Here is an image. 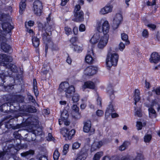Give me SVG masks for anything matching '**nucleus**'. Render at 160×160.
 Instances as JSON below:
<instances>
[{"label": "nucleus", "mask_w": 160, "mask_h": 160, "mask_svg": "<svg viewBox=\"0 0 160 160\" xmlns=\"http://www.w3.org/2000/svg\"><path fill=\"white\" fill-rule=\"evenodd\" d=\"M81 8V7L79 4L76 5L74 9L73 13L75 12H79Z\"/></svg>", "instance_id": "56"}, {"label": "nucleus", "mask_w": 160, "mask_h": 160, "mask_svg": "<svg viewBox=\"0 0 160 160\" xmlns=\"http://www.w3.org/2000/svg\"><path fill=\"white\" fill-rule=\"evenodd\" d=\"M157 104L158 105L157 100L156 99H154L152 101L150 107H153L154 106Z\"/></svg>", "instance_id": "64"}, {"label": "nucleus", "mask_w": 160, "mask_h": 160, "mask_svg": "<svg viewBox=\"0 0 160 160\" xmlns=\"http://www.w3.org/2000/svg\"><path fill=\"white\" fill-rule=\"evenodd\" d=\"M125 44H124L122 42H121L118 46L119 49L121 51H122L125 48Z\"/></svg>", "instance_id": "54"}, {"label": "nucleus", "mask_w": 160, "mask_h": 160, "mask_svg": "<svg viewBox=\"0 0 160 160\" xmlns=\"http://www.w3.org/2000/svg\"><path fill=\"white\" fill-rule=\"evenodd\" d=\"M100 38V36L98 33L94 34L90 40V42L92 44L97 43Z\"/></svg>", "instance_id": "24"}, {"label": "nucleus", "mask_w": 160, "mask_h": 160, "mask_svg": "<svg viewBox=\"0 0 160 160\" xmlns=\"http://www.w3.org/2000/svg\"><path fill=\"white\" fill-rule=\"evenodd\" d=\"M78 40V38L77 36L72 37L69 40V42L71 43L70 45V46L74 44V43L77 42Z\"/></svg>", "instance_id": "37"}, {"label": "nucleus", "mask_w": 160, "mask_h": 160, "mask_svg": "<svg viewBox=\"0 0 160 160\" xmlns=\"http://www.w3.org/2000/svg\"><path fill=\"white\" fill-rule=\"evenodd\" d=\"M97 149H98V148L96 145V143L94 142L93 143L91 146L90 150L91 152H94L96 151Z\"/></svg>", "instance_id": "50"}, {"label": "nucleus", "mask_w": 160, "mask_h": 160, "mask_svg": "<svg viewBox=\"0 0 160 160\" xmlns=\"http://www.w3.org/2000/svg\"><path fill=\"white\" fill-rule=\"evenodd\" d=\"M0 58H1L3 62H6L7 63H4V66H6L5 65V64H8L10 63L12 61V57L9 56L5 54H2L0 56Z\"/></svg>", "instance_id": "20"}, {"label": "nucleus", "mask_w": 160, "mask_h": 160, "mask_svg": "<svg viewBox=\"0 0 160 160\" xmlns=\"http://www.w3.org/2000/svg\"><path fill=\"white\" fill-rule=\"evenodd\" d=\"M149 60L151 62L157 63L160 61V55L157 52H153L151 55Z\"/></svg>", "instance_id": "15"}, {"label": "nucleus", "mask_w": 160, "mask_h": 160, "mask_svg": "<svg viewBox=\"0 0 160 160\" xmlns=\"http://www.w3.org/2000/svg\"><path fill=\"white\" fill-rule=\"evenodd\" d=\"M123 20L122 16L120 13L116 14L113 19V25L112 27L114 30L117 29L119 27L120 24Z\"/></svg>", "instance_id": "10"}, {"label": "nucleus", "mask_w": 160, "mask_h": 160, "mask_svg": "<svg viewBox=\"0 0 160 160\" xmlns=\"http://www.w3.org/2000/svg\"><path fill=\"white\" fill-rule=\"evenodd\" d=\"M35 152L33 150H29L28 151H27L25 152L21 153V155L23 157H26L29 155H34Z\"/></svg>", "instance_id": "32"}, {"label": "nucleus", "mask_w": 160, "mask_h": 160, "mask_svg": "<svg viewBox=\"0 0 160 160\" xmlns=\"http://www.w3.org/2000/svg\"><path fill=\"white\" fill-rule=\"evenodd\" d=\"M72 110L71 114L72 117L75 119L80 118V113L79 112V108L76 105H73L72 107Z\"/></svg>", "instance_id": "12"}, {"label": "nucleus", "mask_w": 160, "mask_h": 160, "mask_svg": "<svg viewBox=\"0 0 160 160\" xmlns=\"http://www.w3.org/2000/svg\"><path fill=\"white\" fill-rule=\"evenodd\" d=\"M103 155V152H97L94 155L93 159L94 160H99Z\"/></svg>", "instance_id": "38"}, {"label": "nucleus", "mask_w": 160, "mask_h": 160, "mask_svg": "<svg viewBox=\"0 0 160 160\" xmlns=\"http://www.w3.org/2000/svg\"><path fill=\"white\" fill-rule=\"evenodd\" d=\"M148 27L151 28L153 30H155L156 28V26L153 24H148L147 25Z\"/></svg>", "instance_id": "61"}, {"label": "nucleus", "mask_w": 160, "mask_h": 160, "mask_svg": "<svg viewBox=\"0 0 160 160\" xmlns=\"http://www.w3.org/2000/svg\"><path fill=\"white\" fill-rule=\"evenodd\" d=\"M142 35L143 37L145 38H148L149 36V33L148 30L146 29H143L142 33Z\"/></svg>", "instance_id": "47"}, {"label": "nucleus", "mask_w": 160, "mask_h": 160, "mask_svg": "<svg viewBox=\"0 0 160 160\" xmlns=\"http://www.w3.org/2000/svg\"><path fill=\"white\" fill-rule=\"evenodd\" d=\"M119 55L116 53H108L106 59L107 66L110 68L112 66H116L118 62Z\"/></svg>", "instance_id": "5"}, {"label": "nucleus", "mask_w": 160, "mask_h": 160, "mask_svg": "<svg viewBox=\"0 0 160 160\" xmlns=\"http://www.w3.org/2000/svg\"><path fill=\"white\" fill-rule=\"evenodd\" d=\"M143 159V155L141 153H138L136 158L133 160H142Z\"/></svg>", "instance_id": "45"}, {"label": "nucleus", "mask_w": 160, "mask_h": 160, "mask_svg": "<svg viewBox=\"0 0 160 160\" xmlns=\"http://www.w3.org/2000/svg\"><path fill=\"white\" fill-rule=\"evenodd\" d=\"M72 97L73 103H76L79 100V96L77 93H75L74 94H73Z\"/></svg>", "instance_id": "42"}, {"label": "nucleus", "mask_w": 160, "mask_h": 160, "mask_svg": "<svg viewBox=\"0 0 160 160\" xmlns=\"http://www.w3.org/2000/svg\"><path fill=\"white\" fill-rule=\"evenodd\" d=\"M148 110L149 113V115L150 118H152V115L153 114L154 118H156L157 116V114L156 111L153 108V107H150L149 108Z\"/></svg>", "instance_id": "30"}, {"label": "nucleus", "mask_w": 160, "mask_h": 160, "mask_svg": "<svg viewBox=\"0 0 160 160\" xmlns=\"http://www.w3.org/2000/svg\"><path fill=\"white\" fill-rule=\"evenodd\" d=\"M48 138L47 139L49 141H52L54 140V138L53 137L51 133H49L48 135Z\"/></svg>", "instance_id": "63"}, {"label": "nucleus", "mask_w": 160, "mask_h": 160, "mask_svg": "<svg viewBox=\"0 0 160 160\" xmlns=\"http://www.w3.org/2000/svg\"><path fill=\"white\" fill-rule=\"evenodd\" d=\"M32 40L33 46L35 48L39 47L40 44V41L37 37H32Z\"/></svg>", "instance_id": "26"}, {"label": "nucleus", "mask_w": 160, "mask_h": 160, "mask_svg": "<svg viewBox=\"0 0 160 160\" xmlns=\"http://www.w3.org/2000/svg\"><path fill=\"white\" fill-rule=\"evenodd\" d=\"M85 61L86 63L89 64H92L95 61L94 59L91 55L88 54L85 58Z\"/></svg>", "instance_id": "28"}, {"label": "nucleus", "mask_w": 160, "mask_h": 160, "mask_svg": "<svg viewBox=\"0 0 160 160\" xmlns=\"http://www.w3.org/2000/svg\"><path fill=\"white\" fill-rule=\"evenodd\" d=\"M33 92L36 97L37 98L39 92L38 89L37 85L35 86H33Z\"/></svg>", "instance_id": "51"}, {"label": "nucleus", "mask_w": 160, "mask_h": 160, "mask_svg": "<svg viewBox=\"0 0 160 160\" xmlns=\"http://www.w3.org/2000/svg\"><path fill=\"white\" fill-rule=\"evenodd\" d=\"M67 54L68 56L66 59V62L69 64H71L72 61V59L68 54L67 53Z\"/></svg>", "instance_id": "58"}, {"label": "nucleus", "mask_w": 160, "mask_h": 160, "mask_svg": "<svg viewBox=\"0 0 160 160\" xmlns=\"http://www.w3.org/2000/svg\"><path fill=\"white\" fill-rule=\"evenodd\" d=\"M71 48H73V50L75 52L80 53L82 52V48L77 45H73L70 46Z\"/></svg>", "instance_id": "33"}, {"label": "nucleus", "mask_w": 160, "mask_h": 160, "mask_svg": "<svg viewBox=\"0 0 160 160\" xmlns=\"http://www.w3.org/2000/svg\"><path fill=\"white\" fill-rule=\"evenodd\" d=\"M14 137L16 139H21V135L19 134L18 132H15L13 133Z\"/></svg>", "instance_id": "52"}, {"label": "nucleus", "mask_w": 160, "mask_h": 160, "mask_svg": "<svg viewBox=\"0 0 160 160\" xmlns=\"http://www.w3.org/2000/svg\"><path fill=\"white\" fill-rule=\"evenodd\" d=\"M69 115L68 112L67 111H62L61 114V120H66L68 119Z\"/></svg>", "instance_id": "34"}, {"label": "nucleus", "mask_w": 160, "mask_h": 160, "mask_svg": "<svg viewBox=\"0 0 160 160\" xmlns=\"http://www.w3.org/2000/svg\"><path fill=\"white\" fill-rule=\"evenodd\" d=\"M115 111L114 108L113 103L112 102H110L109 104L107 107L105 112V117L107 116V118L112 113L115 112Z\"/></svg>", "instance_id": "16"}, {"label": "nucleus", "mask_w": 160, "mask_h": 160, "mask_svg": "<svg viewBox=\"0 0 160 160\" xmlns=\"http://www.w3.org/2000/svg\"><path fill=\"white\" fill-rule=\"evenodd\" d=\"M4 73L2 74L0 73V84L2 86H4V88L6 87L4 85V83L6 82L5 80L6 78L8 77Z\"/></svg>", "instance_id": "31"}, {"label": "nucleus", "mask_w": 160, "mask_h": 160, "mask_svg": "<svg viewBox=\"0 0 160 160\" xmlns=\"http://www.w3.org/2000/svg\"><path fill=\"white\" fill-rule=\"evenodd\" d=\"M74 21L76 22H82L84 21V13L82 11L79 12H75L73 13Z\"/></svg>", "instance_id": "14"}, {"label": "nucleus", "mask_w": 160, "mask_h": 160, "mask_svg": "<svg viewBox=\"0 0 160 160\" xmlns=\"http://www.w3.org/2000/svg\"><path fill=\"white\" fill-rule=\"evenodd\" d=\"M61 132L66 140H71L74 136L76 131L74 129H70L67 128H63L61 130Z\"/></svg>", "instance_id": "7"}, {"label": "nucleus", "mask_w": 160, "mask_h": 160, "mask_svg": "<svg viewBox=\"0 0 160 160\" xmlns=\"http://www.w3.org/2000/svg\"><path fill=\"white\" fill-rule=\"evenodd\" d=\"M59 89L62 92L64 91L65 95L67 98H71L75 92V88L73 85H69L67 81L62 82L59 86Z\"/></svg>", "instance_id": "3"}, {"label": "nucleus", "mask_w": 160, "mask_h": 160, "mask_svg": "<svg viewBox=\"0 0 160 160\" xmlns=\"http://www.w3.org/2000/svg\"><path fill=\"white\" fill-rule=\"evenodd\" d=\"M135 114L138 117H141L142 115L141 109V108H140L139 109H138L135 112Z\"/></svg>", "instance_id": "59"}, {"label": "nucleus", "mask_w": 160, "mask_h": 160, "mask_svg": "<svg viewBox=\"0 0 160 160\" xmlns=\"http://www.w3.org/2000/svg\"><path fill=\"white\" fill-rule=\"evenodd\" d=\"M109 24L107 21H105L102 23V26L98 25L97 30L100 32H102L104 35L101 37L98 44V47L99 48H103L107 44L108 39V35L107 33L109 32Z\"/></svg>", "instance_id": "2"}, {"label": "nucleus", "mask_w": 160, "mask_h": 160, "mask_svg": "<svg viewBox=\"0 0 160 160\" xmlns=\"http://www.w3.org/2000/svg\"><path fill=\"white\" fill-rule=\"evenodd\" d=\"M98 68L92 66H88L86 68L84 71L86 76H91L96 74L98 72Z\"/></svg>", "instance_id": "11"}, {"label": "nucleus", "mask_w": 160, "mask_h": 160, "mask_svg": "<svg viewBox=\"0 0 160 160\" xmlns=\"http://www.w3.org/2000/svg\"><path fill=\"white\" fill-rule=\"evenodd\" d=\"M72 32L74 35H77L78 34V28L76 26H74L73 28Z\"/></svg>", "instance_id": "60"}, {"label": "nucleus", "mask_w": 160, "mask_h": 160, "mask_svg": "<svg viewBox=\"0 0 160 160\" xmlns=\"http://www.w3.org/2000/svg\"><path fill=\"white\" fill-rule=\"evenodd\" d=\"M26 0H21L20 2L19 12L20 14H22L23 11L25 10L26 6Z\"/></svg>", "instance_id": "21"}, {"label": "nucleus", "mask_w": 160, "mask_h": 160, "mask_svg": "<svg viewBox=\"0 0 160 160\" xmlns=\"http://www.w3.org/2000/svg\"><path fill=\"white\" fill-rule=\"evenodd\" d=\"M152 138V136L150 134L145 135L144 137V141L145 142H149Z\"/></svg>", "instance_id": "41"}, {"label": "nucleus", "mask_w": 160, "mask_h": 160, "mask_svg": "<svg viewBox=\"0 0 160 160\" xmlns=\"http://www.w3.org/2000/svg\"><path fill=\"white\" fill-rule=\"evenodd\" d=\"M32 132L36 136H41L42 134V132L41 128H38L36 129L33 130Z\"/></svg>", "instance_id": "36"}, {"label": "nucleus", "mask_w": 160, "mask_h": 160, "mask_svg": "<svg viewBox=\"0 0 160 160\" xmlns=\"http://www.w3.org/2000/svg\"><path fill=\"white\" fill-rule=\"evenodd\" d=\"M136 126L138 130H141L143 127L142 122L141 121H137Z\"/></svg>", "instance_id": "46"}, {"label": "nucleus", "mask_w": 160, "mask_h": 160, "mask_svg": "<svg viewBox=\"0 0 160 160\" xmlns=\"http://www.w3.org/2000/svg\"><path fill=\"white\" fill-rule=\"evenodd\" d=\"M43 8L42 2L39 0H36L33 3L32 10L34 14L40 16L42 12Z\"/></svg>", "instance_id": "6"}, {"label": "nucleus", "mask_w": 160, "mask_h": 160, "mask_svg": "<svg viewBox=\"0 0 160 160\" xmlns=\"http://www.w3.org/2000/svg\"><path fill=\"white\" fill-rule=\"evenodd\" d=\"M121 38L122 40L125 42L126 45H127L130 44V42L128 40V36L127 34L124 33H121Z\"/></svg>", "instance_id": "27"}, {"label": "nucleus", "mask_w": 160, "mask_h": 160, "mask_svg": "<svg viewBox=\"0 0 160 160\" xmlns=\"http://www.w3.org/2000/svg\"><path fill=\"white\" fill-rule=\"evenodd\" d=\"M1 48L5 52H9L12 49L11 46L4 42H1Z\"/></svg>", "instance_id": "19"}, {"label": "nucleus", "mask_w": 160, "mask_h": 160, "mask_svg": "<svg viewBox=\"0 0 160 160\" xmlns=\"http://www.w3.org/2000/svg\"><path fill=\"white\" fill-rule=\"evenodd\" d=\"M88 154L86 151L81 152L78 155L76 160H85L87 157Z\"/></svg>", "instance_id": "22"}, {"label": "nucleus", "mask_w": 160, "mask_h": 160, "mask_svg": "<svg viewBox=\"0 0 160 160\" xmlns=\"http://www.w3.org/2000/svg\"><path fill=\"white\" fill-rule=\"evenodd\" d=\"M38 27L39 31L42 32H45V33L47 35H49V33L51 34V29L52 27V25H49V24H43L39 22L38 24Z\"/></svg>", "instance_id": "9"}, {"label": "nucleus", "mask_w": 160, "mask_h": 160, "mask_svg": "<svg viewBox=\"0 0 160 160\" xmlns=\"http://www.w3.org/2000/svg\"><path fill=\"white\" fill-rule=\"evenodd\" d=\"M2 25L3 31L7 33L11 32L12 30L14 28V27L10 23L8 22H2Z\"/></svg>", "instance_id": "13"}, {"label": "nucleus", "mask_w": 160, "mask_h": 160, "mask_svg": "<svg viewBox=\"0 0 160 160\" xmlns=\"http://www.w3.org/2000/svg\"><path fill=\"white\" fill-rule=\"evenodd\" d=\"M6 68L10 69L11 72V73H8V75L10 78H12L15 81L16 80H19L21 76L18 73V71L17 69V66L11 63L5 64Z\"/></svg>", "instance_id": "4"}, {"label": "nucleus", "mask_w": 160, "mask_h": 160, "mask_svg": "<svg viewBox=\"0 0 160 160\" xmlns=\"http://www.w3.org/2000/svg\"><path fill=\"white\" fill-rule=\"evenodd\" d=\"M112 6L109 4H107L105 7L101 9L100 12L102 14H105L111 12L112 10Z\"/></svg>", "instance_id": "18"}, {"label": "nucleus", "mask_w": 160, "mask_h": 160, "mask_svg": "<svg viewBox=\"0 0 160 160\" xmlns=\"http://www.w3.org/2000/svg\"><path fill=\"white\" fill-rule=\"evenodd\" d=\"M128 142L127 141L124 142L122 144L119 146V150L121 151L125 150L128 147Z\"/></svg>", "instance_id": "35"}, {"label": "nucleus", "mask_w": 160, "mask_h": 160, "mask_svg": "<svg viewBox=\"0 0 160 160\" xmlns=\"http://www.w3.org/2000/svg\"><path fill=\"white\" fill-rule=\"evenodd\" d=\"M64 31L65 33L68 36L71 35L72 33V29L68 26L64 27Z\"/></svg>", "instance_id": "40"}, {"label": "nucleus", "mask_w": 160, "mask_h": 160, "mask_svg": "<svg viewBox=\"0 0 160 160\" xmlns=\"http://www.w3.org/2000/svg\"><path fill=\"white\" fill-rule=\"evenodd\" d=\"M81 145V144L78 142L74 143L72 145V148L73 149H77L79 148Z\"/></svg>", "instance_id": "48"}, {"label": "nucleus", "mask_w": 160, "mask_h": 160, "mask_svg": "<svg viewBox=\"0 0 160 160\" xmlns=\"http://www.w3.org/2000/svg\"><path fill=\"white\" fill-rule=\"evenodd\" d=\"M5 122V125L6 128L13 130L20 128L23 127L32 126V127H36L38 125V120L34 117L32 116L28 117L24 122L20 124H18L16 125L10 124L9 121Z\"/></svg>", "instance_id": "1"}, {"label": "nucleus", "mask_w": 160, "mask_h": 160, "mask_svg": "<svg viewBox=\"0 0 160 160\" xmlns=\"http://www.w3.org/2000/svg\"><path fill=\"white\" fill-rule=\"evenodd\" d=\"M86 30L85 25L83 24H81L79 27V30L80 32H83Z\"/></svg>", "instance_id": "55"}, {"label": "nucleus", "mask_w": 160, "mask_h": 160, "mask_svg": "<svg viewBox=\"0 0 160 160\" xmlns=\"http://www.w3.org/2000/svg\"><path fill=\"white\" fill-rule=\"evenodd\" d=\"M95 87V84L93 82L88 81L84 82V84L82 86V88L84 89L86 88L93 89Z\"/></svg>", "instance_id": "17"}, {"label": "nucleus", "mask_w": 160, "mask_h": 160, "mask_svg": "<svg viewBox=\"0 0 160 160\" xmlns=\"http://www.w3.org/2000/svg\"><path fill=\"white\" fill-rule=\"evenodd\" d=\"M69 147V145L68 144H66L64 146L63 151V152L64 153L65 155L67 153Z\"/></svg>", "instance_id": "53"}, {"label": "nucleus", "mask_w": 160, "mask_h": 160, "mask_svg": "<svg viewBox=\"0 0 160 160\" xmlns=\"http://www.w3.org/2000/svg\"><path fill=\"white\" fill-rule=\"evenodd\" d=\"M140 92L138 89H135L134 91V99L135 101L134 104L136 105L137 103L140 99Z\"/></svg>", "instance_id": "25"}, {"label": "nucleus", "mask_w": 160, "mask_h": 160, "mask_svg": "<svg viewBox=\"0 0 160 160\" xmlns=\"http://www.w3.org/2000/svg\"><path fill=\"white\" fill-rule=\"evenodd\" d=\"M17 110L22 112H25L29 113H33L37 112V109L34 106L29 104H24L20 106L19 104H17Z\"/></svg>", "instance_id": "8"}, {"label": "nucleus", "mask_w": 160, "mask_h": 160, "mask_svg": "<svg viewBox=\"0 0 160 160\" xmlns=\"http://www.w3.org/2000/svg\"><path fill=\"white\" fill-rule=\"evenodd\" d=\"M91 127V123L90 121H87L84 123L83 127V131L85 132H88L90 131Z\"/></svg>", "instance_id": "23"}, {"label": "nucleus", "mask_w": 160, "mask_h": 160, "mask_svg": "<svg viewBox=\"0 0 160 160\" xmlns=\"http://www.w3.org/2000/svg\"><path fill=\"white\" fill-rule=\"evenodd\" d=\"M15 99L18 102L23 103L24 101L25 97L20 94H17L14 96Z\"/></svg>", "instance_id": "29"}, {"label": "nucleus", "mask_w": 160, "mask_h": 160, "mask_svg": "<svg viewBox=\"0 0 160 160\" xmlns=\"http://www.w3.org/2000/svg\"><path fill=\"white\" fill-rule=\"evenodd\" d=\"M49 35H47L45 33L42 34V39L44 42H49L51 41V39L50 38H48V36Z\"/></svg>", "instance_id": "39"}, {"label": "nucleus", "mask_w": 160, "mask_h": 160, "mask_svg": "<svg viewBox=\"0 0 160 160\" xmlns=\"http://www.w3.org/2000/svg\"><path fill=\"white\" fill-rule=\"evenodd\" d=\"M60 156V154L57 150H55L53 154V158L54 160H58Z\"/></svg>", "instance_id": "44"}, {"label": "nucleus", "mask_w": 160, "mask_h": 160, "mask_svg": "<svg viewBox=\"0 0 160 160\" xmlns=\"http://www.w3.org/2000/svg\"><path fill=\"white\" fill-rule=\"evenodd\" d=\"M27 98L29 102L33 103L35 104L36 102L34 98L30 93L27 94Z\"/></svg>", "instance_id": "43"}, {"label": "nucleus", "mask_w": 160, "mask_h": 160, "mask_svg": "<svg viewBox=\"0 0 160 160\" xmlns=\"http://www.w3.org/2000/svg\"><path fill=\"white\" fill-rule=\"evenodd\" d=\"M52 51H58L59 48L58 45L56 44H53L52 46Z\"/></svg>", "instance_id": "62"}, {"label": "nucleus", "mask_w": 160, "mask_h": 160, "mask_svg": "<svg viewBox=\"0 0 160 160\" xmlns=\"http://www.w3.org/2000/svg\"><path fill=\"white\" fill-rule=\"evenodd\" d=\"M103 114V112L101 110H98L96 112V114L98 117L102 116Z\"/></svg>", "instance_id": "57"}, {"label": "nucleus", "mask_w": 160, "mask_h": 160, "mask_svg": "<svg viewBox=\"0 0 160 160\" xmlns=\"http://www.w3.org/2000/svg\"><path fill=\"white\" fill-rule=\"evenodd\" d=\"M114 91L113 90H112L110 93V98L111 100L110 102H112V103H113V100L115 98V96L114 94Z\"/></svg>", "instance_id": "49"}]
</instances>
